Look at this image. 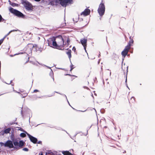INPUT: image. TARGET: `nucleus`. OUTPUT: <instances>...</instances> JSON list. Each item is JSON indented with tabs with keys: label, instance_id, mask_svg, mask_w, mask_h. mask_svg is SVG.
<instances>
[{
	"label": "nucleus",
	"instance_id": "7",
	"mask_svg": "<svg viewBox=\"0 0 155 155\" xmlns=\"http://www.w3.org/2000/svg\"><path fill=\"white\" fill-rule=\"evenodd\" d=\"M2 143L4 145L5 147H8L10 148L14 147L13 143L12 141L10 140H7L5 143Z\"/></svg>",
	"mask_w": 155,
	"mask_h": 155
},
{
	"label": "nucleus",
	"instance_id": "27",
	"mask_svg": "<svg viewBox=\"0 0 155 155\" xmlns=\"http://www.w3.org/2000/svg\"><path fill=\"white\" fill-rule=\"evenodd\" d=\"M38 92H39V91L36 89L35 90L33 91L34 93Z\"/></svg>",
	"mask_w": 155,
	"mask_h": 155
},
{
	"label": "nucleus",
	"instance_id": "23",
	"mask_svg": "<svg viewBox=\"0 0 155 155\" xmlns=\"http://www.w3.org/2000/svg\"><path fill=\"white\" fill-rule=\"evenodd\" d=\"M23 150L26 151H28V149L27 148H25L23 149Z\"/></svg>",
	"mask_w": 155,
	"mask_h": 155
},
{
	"label": "nucleus",
	"instance_id": "56",
	"mask_svg": "<svg viewBox=\"0 0 155 155\" xmlns=\"http://www.w3.org/2000/svg\"><path fill=\"white\" fill-rule=\"evenodd\" d=\"M66 44V43H65V44H64V45H65V44Z\"/></svg>",
	"mask_w": 155,
	"mask_h": 155
},
{
	"label": "nucleus",
	"instance_id": "30",
	"mask_svg": "<svg viewBox=\"0 0 155 155\" xmlns=\"http://www.w3.org/2000/svg\"><path fill=\"white\" fill-rule=\"evenodd\" d=\"M12 80H11L9 82V83H7L6 82H5V83H6V84H10L11 83H12Z\"/></svg>",
	"mask_w": 155,
	"mask_h": 155
},
{
	"label": "nucleus",
	"instance_id": "9",
	"mask_svg": "<svg viewBox=\"0 0 155 155\" xmlns=\"http://www.w3.org/2000/svg\"><path fill=\"white\" fill-rule=\"evenodd\" d=\"M27 134L31 142L34 143H37L38 140L36 138L31 136L27 133Z\"/></svg>",
	"mask_w": 155,
	"mask_h": 155
},
{
	"label": "nucleus",
	"instance_id": "16",
	"mask_svg": "<svg viewBox=\"0 0 155 155\" xmlns=\"http://www.w3.org/2000/svg\"><path fill=\"white\" fill-rule=\"evenodd\" d=\"M50 75L52 77L53 80H54V78L53 77V73L52 71V69H51V72L50 73Z\"/></svg>",
	"mask_w": 155,
	"mask_h": 155
},
{
	"label": "nucleus",
	"instance_id": "44",
	"mask_svg": "<svg viewBox=\"0 0 155 155\" xmlns=\"http://www.w3.org/2000/svg\"><path fill=\"white\" fill-rule=\"evenodd\" d=\"M52 96V95H50V96H48V97H51Z\"/></svg>",
	"mask_w": 155,
	"mask_h": 155
},
{
	"label": "nucleus",
	"instance_id": "26",
	"mask_svg": "<svg viewBox=\"0 0 155 155\" xmlns=\"http://www.w3.org/2000/svg\"><path fill=\"white\" fill-rule=\"evenodd\" d=\"M70 67H71V68L70 71H71L74 68L73 67V65H72V64H71V65Z\"/></svg>",
	"mask_w": 155,
	"mask_h": 155
},
{
	"label": "nucleus",
	"instance_id": "53",
	"mask_svg": "<svg viewBox=\"0 0 155 155\" xmlns=\"http://www.w3.org/2000/svg\"><path fill=\"white\" fill-rule=\"evenodd\" d=\"M22 110H21V114H22Z\"/></svg>",
	"mask_w": 155,
	"mask_h": 155
},
{
	"label": "nucleus",
	"instance_id": "54",
	"mask_svg": "<svg viewBox=\"0 0 155 155\" xmlns=\"http://www.w3.org/2000/svg\"><path fill=\"white\" fill-rule=\"evenodd\" d=\"M85 87L87 89L88 88V87Z\"/></svg>",
	"mask_w": 155,
	"mask_h": 155
},
{
	"label": "nucleus",
	"instance_id": "49",
	"mask_svg": "<svg viewBox=\"0 0 155 155\" xmlns=\"http://www.w3.org/2000/svg\"><path fill=\"white\" fill-rule=\"evenodd\" d=\"M100 56V54H99L98 56V57H99Z\"/></svg>",
	"mask_w": 155,
	"mask_h": 155
},
{
	"label": "nucleus",
	"instance_id": "33",
	"mask_svg": "<svg viewBox=\"0 0 155 155\" xmlns=\"http://www.w3.org/2000/svg\"><path fill=\"white\" fill-rule=\"evenodd\" d=\"M41 141H39L38 142V144H41Z\"/></svg>",
	"mask_w": 155,
	"mask_h": 155
},
{
	"label": "nucleus",
	"instance_id": "20",
	"mask_svg": "<svg viewBox=\"0 0 155 155\" xmlns=\"http://www.w3.org/2000/svg\"><path fill=\"white\" fill-rule=\"evenodd\" d=\"M5 21V20L2 18L1 15L0 14V22L2 21Z\"/></svg>",
	"mask_w": 155,
	"mask_h": 155
},
{
	"label": "nucleus",
	"instance_id": "37",
	"mask_svg": "<svg viewBox=\"0 0 155 155\" xmlns=\"http://www.w3.org/2000/svg\"><path fill=\"white\" fill-rule=\"evenodd\" d=\"M35 1H36V2H39L41 0H34Z\"/></svg>",
	"mask_w": 155,
	"mask_h": 155
},
{
	"label": "nucleus",
	"instance_id": "52",
	"mask_svg": "<svg viewBox=\"0 0 155 155\" xmlns=\"http://www.w3.org/2000/svg\"><path fill=\"white\" fill-rule=\"evenodd\" d=\"M12 86H13L14 85V84H12Z\"/></svg>",
	"mask_w": 155,
	"mask_h": 155
},
{
	"label": "nucleus",
	"instance_id": "12",
	"mask_svg": "<svg viewBox=\"0 0 155 155\" xmlns=\"http://www.w3.org/2000/svg\"><path fill=\"white\" fill-rule=\"evenodd\" d=\"M54 38H50L47 40L48 45L51 47H52V42L53 41V39H54Z\"/></svg>",
	"mask_w": 155,
	"mask_h": 155
},
{
	"label": "nucleus",
	"instance_id": "45",
	"mask_svg": "<svg viewBox=\"0 0 155 155\" xmlns=\"http://www.w3.org/2000/svg\"><path fill=\"white\" fill-rule=\"evenodd\" d=\"M100 60H99L98 61V63L99 64V63H100Z\"/></svg>",
	"mask_w": 155,
	"mask_h": 155
},
{
	"label": "nucleus",
	"instance_id": "39",
	"mask_svg": "<svg viewBox=\"0 0 155 155\" xmlns=\"http://www.w3.org/2000/svg\"><path fill=\"white\" fill-rule=\"evenodd\" d=\"M126 153V151L125 150H124L123 152V153Z\"/></svg>",
	"mask_w": 155,
	"mask_h": 155
},
{
	"label": "nucleus",
	"instance_id": "22",
	"mask_svg": "<svg viewBox=\"0 0 155 155\" xmlns=\"http://www.w3.org/2000/svg\"><path fill=\"white\" fill-rule=\"evenodd\" d=\"M27 93H25L24 94V96H22V94H21V96L23 98L25 97L27 95Z\"/></svg>",
	"mask_w": 155,
	"mask_h": 155
},
{
	"label": "nucleus",
	"instance_id": "50",
	"mask_svg": "<svg viewBox=\"0 0 155 155\" xmlns=\"http://www.w3.org/2000/svg\"><path fill=\"white\" fill-rule=\"evenodd\" d=\"M94 109L95 110V112H96V110L94 108Z\"/></svg>",
	"mask_w": 155,
	"mask_h": 155
},
{
	"label": "nucleus",
	"instance_id": "1",
	"mask_svg": "<svg viewBox=\"0 0 155 155\" xmlns=\"http://www.w3.org/2000/svg\"><path fill=\"white\" fill-rule=\"evenodd\" d=\"M57 39H58L59 41H58V44H57L55 41V39L54 38L53 39V41L52 42V47L55 48L60 49V47H63L64 46V41L65 40H64L61 36H59L57 38Z\"/></svg>",
	"mask_w": 155,
	"mask_h": 155
},
{
	"label": "nucleus",
	"instance_id": "46",
	"mask_svg": "<svg viewBox=\"0 0 155 155\" xmlns=\"http://www.w3.org/2000/svg\"><path fill=\"white\" fill-rule=\"evenodd\" d=\"M67 101H68V103L69 104V105L70 106H71V105H70V104H69V102L68 101V100H67Z\"/></svg>",
	"mask_w": 155,
	"mask_h": 155
},
{
	"label": "nucleus",
	"instance_id": "47",
	"mask_svg": "<svg viewBox=\"0 0 155 155\" xmlns=\"http://www.w3.org/2000/svg\"><path fill=\"white\" fill-rule=\"evenodd\" d=\"M10 56L11 57H13V55H10Z\"/></svg>",
	"mask_w": 155,
	"mask_h": 155
},
{
	"label": "nucleus",
	"instance_id": "40",
	"mask_svg": "<svg viewBox=\"0 0 155 155\" xmlns=\"http://www.w3.org/2000/svg\"><path fill=\"white\" fill-rule=\"evenodd\" d=\"M127 78H126V80H125V83H127Z\"/></svg>",
	"mask_w": 155,
	"mask_h": 155
},
{
	"label": "nucleus",
	"instance_id": "4",
	"mask_svg": "<svg viewBox=\"0 0 155 155\" xmlns=\"http://www.w3.org/2000/svg\"><path fill=\"white\" fill-rule=\"evenodd\" d=\"M73 3L72 0H63L60 2V3L63 7H65Z\"/></svg>",
	"mask_w": 155,
	"mask_h": 155
},
{
	"label": "nucleus",
	"instance_id": "2",
	"mask_svg": "<svg viewBox=\"0 0 155 155\" xmlns=\"http://www.w3.org/2000/svg\"><path fill=\"white\" fill-rule=\"evenodd\" d=\"M9 10L12 13H13L18 17L23 18L24 17V15L21 12L16 10L12 8H10Z\"/></svg>",
	"mask_w": 155,
	"mask_h": 155
},
{
	"label": "nucleus",
	"instance_id": "48",
	"mask_svg": "<svg viewBox=\"0 0 155 155\" xmlns=\"http://www.w3.org/2000/svg\"><path fill=\"white\" fill-rule=\"evenodd\" d=\"M84 152H83L82 153V155H84Z\"/></svg>",
	"mask_w": 155,
	"mask_h": 155
},
{
	"label": "nucleus",
	"instance_id": "5",
	"mask_svg": "<svg viewBox=\"0 0 155 155\" xmlns=\"http://www.w3.org/2000/svg\"><path fill=\"white\" fill-rule=\"evenodd\" d=\"M13 144L15 146L14 148L15 149H18L19 147H21L24 145V142L22 140H20L19 143L17 141L14 140L13 141Z\"/></svg>",
	"mask_w": 155,
	"mask_h": 155
},
{
	"label": "nucleus",
	"instance_id": "36",
	"mask_svg": "<svg viewBox=\"0 0 155 155\" xmlns=\"http://www.w3.org/2000/svg\"><path fill=\"white\" fill-rule=\"evenodd\" d=\"M29 61V58H28V61H27L25 63H27Z\"/></svg>",
	"mask_w": 155,
	"mask_h": 155
},
{
	"label": "nucleus",
	"instance_id": "24",
	"mask_svg": "<svg viewBox=\"0 0 155 155\" xmlns=\"http://www.w3.org/2000/svg\"><path fill=\"white\" fill-rule=\"evenodd\" d=\"M65 25H66V23H64L61 24V27H63L65 26Z\"/></svg>",
	"mask_w": 155,
	"mask_h": 155
},
{
	"label": "nucleus",
	"instance_id": "32",
	"mask_svg": "<svg viewBox=\"0 0 155 155\" xmlns=\"http://www.w3.org/2000/svg\"><path fill=\"white\" fill-rule=\"evenodd\" d=\"M73 21L75 22H77L78 21V20H74V18L73 19Z\"/></svg>",
	"mask_w": 155,
	"mask_h": 155
},
{
	"label": "nucleus",
	"instance_id": "8",
	"mask_svg": "<svg viewBox=\"0 0 155 155\" xmlns=\"http://www.w3.org/2000/svg\"><path fill=\"white\" fill-rule=\"evenodd\" d=\"M130 49L129 47H127L126 46L125 47L124 49L121 52V54L124 58L127 54Z\"/></svg>",
	"mask_w": 155,
	"mask_h": 155
},
{
	"label": "nucleus",
	"instance_id": "14",
	"mask_svg": "<svg viewBox=\"0 0 155 155\" xmlns=\"http://www.w3.org/2000/svg\"><path fill=\"white\" fill-rule=\"evenodd\" d=\"M71 50H69L68 51L66 52V54L68 55V57L70 59L71 56Z\"/></svg>",
	"mask_w": 155,
	"mask_h": 155
},
{
	"label": "nucleus",
	"instance_id": "31",
	"mask_svg": "<svg viewBox=\"0 0 155 155\" xmlns=\"http://www.w3.org/2000/svg\"><path fill=\"white\" fill-rule=\"evenodd\" d=\"M72 50L74 51H75L76 50V48H75V47H74L72 48Z\"/></svg>",
	"mask_w": 155,
	"mask_h": 155
},
{
	"label": "nucleus",
	"instance_id": "41",
	"mask_svg": "<svg viewBox=\"0 0 155 155\" xmlns=\"http://www.w3.org/2000/svg\"><path fill=\"white\" fill-rule=\"evenodd\" d=\"M86 111V110H85L84 111H81V112H85Z\"/></svg>",
	"mask_w": 155,
	"mask_h": 155
},
{
	"label": "nucleus",
	"instance_id": "3",
	"mask_svg": "<svg viewBox=\"0 0 155 155\" xmlns=\"http://www.w3.org/2000/svg\"><path fill=\"white\" fill-rule=\"evenodd\" d=\"M105 8L104 4L101 3L99 6L97 10L100 16H102L104 14Z\"/></svg>",
	"mask_w": 155,
	"mask_h": 155
},
{
	"label": "nucleus",
	"instance_id": "57",
	"mask_svg": "<svg viewBox=\"0 0 155 155\" xmlns=\"http://www.w3.org/2000/svg\"><path fill=\"white\" fill-rule=\"evenodd\" d=\"M66 44V43H65V44H64V45H65V44Z\"/></svg>",
	"mask_w": 155,
	"mask_h": 155
},
{
	"label": "nucleus",
	"instance_id": "21",
	"mask_svg": "<svg viewBox=\"0 0 155 155\" xmlns=\"http://www.w3.org/2000/svg\"><path fill=\"white\" fill-rule=\"evenodd\" d=\"M67 42L68 45L70 42V39L68 37H67Z\"/></svg>",
	"mask_w": 155,
	"mask_h": 155
},
{
	"label": "nucleus",
	"instance_id": "34",
	"mask_svg": "<svg viewBox=\"0 0 155 155\" xmlns=\"http://www.w3.org/2000/svg\"><path fill=\"white\" fill-rule=\"evenodd\" d=\"M13 91H14V92H16V93L18 92V91H15V90H14V87H13Z\"/></svg>",
	"mask_w": 155,
	"mask_h": 155
},
{
	"label": "nucleus",
	"instance_id": "43",
	"mask_svg": "<svg viewBox=\"0 0 155 155\" xmlns=\"http://www.w3.org/2000/svg\"><path fill=\"white\" fill-rule=\"evenodd\" d=\"M127 88L129 89V88L128 87V86H127Z\"/></svg>",
	"mask_w": 155,
	"mask_h": 155
},
{
	"label": "nucleus",
	"instance_id": "6",
	"mask_svg": "<svg viewBox=\"0 0 155 155\" xmlns=\"http://www.w3.org/2000/svg\"><path fill=\"white\" fill-rule=\"evenodd\" d=\"M23 4L25 9L28 11L31 10L33 8L32 5L27 1H24Z\"/></svg>",
	"mask_w": 155,
	"mask_h": 155
},
{
	"label": "nucleus",
	"instance_id": "58",
	"mask_svg": "<svg viewBox=\"0 0 155 155\" xmlns=\"http://www.w3.org/2000/svg\"><path fill=\"white\" fill-rule=\"evenodd\" d=\"M111 72H110V75L111 74Z\"/></svg>",
	"mask_w": 155,
	"mask_h": 155
},
{
	"label": "nucleus",
	"instance_id": "42",
	"mask_svg": "<svg viewBox=\"0 0 155 155\" xmlns=\"http://www.w3.org/2000/svg\"><path fill=\"white\" fill-rule=\"evenodd\" d=\"M46 67H47V68H50V67H48V66H46Z\"/></svg>",
	"mask_w": 155,
	"mask_h": 155
},
{
	"label": "nucleus",
	"instance_id": "28",
	"mask_svg": "<svg viewBox=\"0 0 155 155\" xmlns=\"http://www.w3.org/2000/svg\"><path fill=\"white\" fill-rule=\"evenodd\" d=\"M55 92L56 93H58V94H61V95H64L65 97H66V98L67 99V97H66V96L65 95H64V94H60V93H58V92L55 91Z\"/></svg>",
	"mask_w": 155,
	"mask_h": 155
},
{
	"label": "nucleus",
	"instance_id": "19",
	"mask_svg": "<svg viewBox=\"0 0 155 155\" xmlns=\"http://www.w3.org/2000/svg\"><path fill=\"white\" fill-rule=\"evenodd\" d=\"M5 38V37H4V38H3L2 39L0 40V45L3 42Z\"/></svg>",
	"mask_w": 155,
	"mask_h": 155
},
{
	"label": "nucleus",
	"instance_id": "10",
	"mask_svg": "<svg viewBox=\"0 0 155 155\" xmlns=\"http://www.w3.org/2000/svg\"><path fill=\"white\" fill-rule=\"evenodd\" d=\"M80 41L81 44L83 46L84 49L85 50V51L86 52V47L87 45V39H81Z\"/></svg>",
	"mask_w": 155,
	"mask_h": 155
},
{
	"label": "nucleus",
	"instance_id": "38",
	"mask_svg": "<svg viewBox=\"0 0 155 155\" xmlns=\"http://www.w3.org/2000/svg\"><path fill=\"white\" fill-rule=\"evenodd\" d=\"M22 53H19V54H14V55H17V54H22Z\"/></svg>",
	"mask_w": 155,
	"mask_h": 155
},
{
	"label": "nucleus",
	"instance_id": "17",
	"mask_svg": "<svg viewBox=\"0 0 155 155\" xmlns=\"http://www.w3.org/2000/svg\"><path fill=\"white\" fill-rule=\"evenodd\" d=\"M20 136L21 137H24L26 136V135L25 134L22 133L20 134Z\"/></svg>",
	"mask_w": 155,
	"mask_h": 155
},
{
	"label": "nucleus",
	"instance_id": "18",
	"mask_svg": "<svg viewBox=\"0 0 155 155\" xmlns=\"http://www.w3.org/2000/svg\"><path fill=\"white\" fill-rule=\"evenodd\" d=\"M132 103H134L135 101V99L134 97H131L130 99Z\"/></svg>",
	"mask_w": 155,
	"mask_h": 155
},
{
	"label": "nucleus",
	"instance_id": "25",
	"mask_svg": "<svg viewBox=\"0 0 155 155\" xmlns=\"http://www.w3.org/2000/svg\"><path fill=\"white\" fill-rule=\"evenodd\" d=\"M10 4L12 6H16V4L14 3H12V4L11 3Z\"/></svg>",
	"mask_w": 155,
	"mask_h": 155
},
{
	"label": "nucleus",
	"instance_id": "13",
	"mask_svg": "<svg viewBox=\"0 0 155 155\" xmlns=\"http://www.w3.org/2000/svg\"><path fill=\"white\" fill-rule=\"evenodd\" d=\"M134 42V41L133 39H131L130 40V41L128 44L126 46L127 47H129V48H130V46L131 45V44H133Z\"/></svg>",
	"mask_w": 155,
	"mask_h": 155
},
{
	"label": "nucleus",
	"instance_id": "59",
	"mask_svg": "<svg viewBox=\"0 0 155 155\" xmlns=\"http://www.w3.org/2000/svg\"><path fill=\"white\" fill-rule=\"evenodd\" d=\"M128 67H127V70L128 69Z\"/></svg>",
	"mask_w": 155,
	"mask_h": 155
},
{
	"label": "nucleus",
	"instance_id": "15",
	"mask_svg": "<svg viewBox=\"0 0 155 155\" xmlns=\"http://www.w3.org/2000/svg\"><path fill=\"white\" fill-rule=\"evenodd\" d=\"M10 131V128H8L4 130V133L5 134L8 133Z\"/></svg>",
	"mask_w": 155,
	"mask_h": 155
},
{
	"label": "nucleus",
	"instance_id": "29",
	"mask_svg": "<svg viewBox=\"0 0 155 155\" xmlns=\"http://www.w3.org/2000/svg\"><path fill=\"white\" fill-rule=\"evenodd\" d=\"M18 31V30H12L11 31H10V32H12L15 31Z\"/></svg>",
	"mask_w": 155,
	"mask_h": 155
},
{
	"label": "nucleus",
	"instance_id": "11",
	"mask_svg": "<svg viewBox=\"0 0 155 155\" xmlns=\"http://www.w3.org/2000/svg\"><path fill=\"white\" fill-rule=\"evenodd\" d=\"M90 13V10L88 9H86L84 11L81 13V15H83L86 16L88 15Z\"/></svg>",
	"mask_w": 155,
	"mask_h": 155
},
{
	"label": "nucleus",
	"instance_id": "51",
	"mask_svg": "<svg viewBox=\"0 0 155 155\" xmlns=\"http://www.w3.org/2000/svg\"><path fill=\"white\" fill-rule=\"evenodd\" d=\"M40 155H43L42 153H41Z\"/></svg>",
	"mask_w": 155,
	"mask_h": 155
},
{
	"label": "nucleus",
	"instance_id": "35",
	"mask_svg": "<svg viewBox=\"0 0 155 155\" xmlns=\"http://www.w3.org/2000/svg\"><path fill=\"white\" fill-rule=\"evenodd\" d=\"M11 32H10V31L7 34L6 36L8 35Z\"/></svg>",
	"mask_w": 155,
	"mask_h": 155
},
{
	"label": "nucleus",
	"instance_id": "55",
	"mask_svg": "<svg viewBox=\"0 0 155 155\" xmlns=\"http://www.w3.org/2000/svg\"><path fill=\"white\" fill-rule=\"evenodd\" d=\"M17 93H19V92H17Z\"/></svg>",
	"mask_w": 155,
	"mask_h": 155
}]
</instances>
